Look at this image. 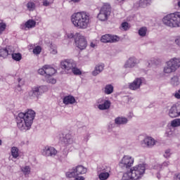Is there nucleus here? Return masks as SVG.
<instances>
[{
	"label": "nucleus",
	"mask_w": 180,
	"mask_h": 180,
	"mask_svg": "<svg viewBox=\"0 0 180 180\" xmlns=\"http://www.w3.org/2000/svg\"><path fill=\"white\" fill-rule=\"evenodd\" d=\"M174 96L176 99H180V89L176 91Z\"/></svg>",
	"instance_id": "nucleus-46"
},
{
	"label": "nucleus",
	"mask_w": 180,
	"mask_h": 180,
	"mask_svg": "<svg viewBox=\"0 0 180 180\" xmlns=\"http://www.w3.org/2000/svg\"><path fill=\"white\" fill-rule=\"evenodd\" d=\"M12 51H8V49H0V58L2 57L3 58H6L8 56L11 55Z\"/></svg>",
	"instance_id": "nucleus-28"
},
{
	"label": "nucleus",
	"mask_w": 180,
	"mask_h": 180,
	"mask_svg": "<svg viewBox=\"0 0 180 180\" xmlns=\"http://www.w3.org/2000/svg\"><path fill=\"white\" fill-rule=\"evenodd\" d=\"M134 164V158H122L120 162V167L122 168V169H127L133 166Z\"/></svg>",
	"instance_id": "nucleus-13"
},
{
	"label": "nucleus",
	"mask_w": 180,
	"mask_h": 180,
	"mask_svg": "<svg viewBox=\"0 0 180 180\" xmlns=\"http://www.w3.org/2000/svg\"><path fill=\"white\" fill-rule=\"evenodd\" d=\"M51 53V54H57V49H53Z\"/></svg>",
	"instance_id": "nucleus-54"
},
{
	"label": "nucleus",
	"mask_w": 180,
	"mask_h": 180,
	"mask_svg": "<svg viewBox=\"0 0 180 180\" xmlns=\"http://www.w3.org/2000/svg\"><path fill=\"white\" fill-rule=\"evenodd\" d=\"M98 109L100 110H106L110 108V101H104L102 104L98 105Z\"/></svg>",
	"instance_id": "nucleus-25"
},
{
	"label": "nucleus",
	"mask_w": 180,
	"mask_h": 180,
	"mask_svg": "<svg viewBox=\"0 0 180 180\" xmlns=\"http://www.w3.org/2000/svg\"><path fill=\"white\" fill-rule=\"evenodd\" d=\"M144 78L143 77H137L132 82L129 84V89L131 91H139L140 88H141V85H143V80Z\"/></svg>",
	"instance_id": "nucleus-9"
},
{
	"label": "nucleus",
	"mask_w": 180,
	"mask_h": 180,
	"mask_svg": "<svg viewBox=\"0 0 180 180\" xmlns=\"http://www.w3.org/2000/svg\"><path fill=\"white\" fill-rule=\"evenodd\" d=\"M119 2V4H122V2H124L126 0H116Z\"/></svg>",
	"instance_id": "nucleus-58"
},
{
	"label": "nucleus",
	"mask_w": 180,
	"mask_h": 180,
	"mask_svg": "<svg viewBox=\"0 0 180 180\" xmlns=\"http://www.w3.org/2000/svg\"><path fill=\"white\" fill-rule=\"evenodd\" d=\"M75 43L78 49H79L80 50H84V49H86V46H88V43L86 42L85 37L82 36L79 33L75 34Z\"/></svg>",
	"instance_id": "nucleus-8"
},
{
	"label": "nucleus",
	"mask_w": 180,
	"mask_h": 180,
	"mask_svg": "<svg viewBox=\"0 0 180 180\" xmlns=\"http://www.w3.org/2000/svg\"><path fill=\"white\" fill-rule=\"evenodd\" d=\"M157 178L158 179H160L161 178V175L160 174V173L157 174Z\"/></svg>",
	"instance_id": "nucleus-57"
},
{
	"label": "nucleus",
	"mask_w": 180,
	"mask_h": 180,
	"mask_svg": "<svg viewBox=\"0 0 180 180\" xmlns=\"http://www.w3.org/2000/svg\"><path fill=\"white\" fill-rule=\"evenodd\" d=\"M105 68V64L103 63H98L94 68V71L92 72V76L96 77V75H99L102 71H103Z\"/></svg>",
	"instance_id": "nucleus-19"
},
{
	"label": "nucleus",
	"mask_w": 180,
	"mask_h": 180,
	"mask_svg": "<svg viewBox=\"0 0 180 180\" xmlns=\"http://www.w3.org/2000/svg\"><path fill=\"white\" fill-rule=\"evenodd\" d=\"M46 82L49 84H56V82H57V80H56V79L53 78L51 76L50 77H46Z\"/></svg>",
	"instance_id": "nucleus-41"
},
{
	"label": "nucleus",
	"mask_w": 180,
	"mask_h": 180,
	"mask_svg": "<svg viewBox=\"0 0 180 180\" xmlns=\"http://www.w3.org/2000/svg\"><path fill=\"white\" fill-rule=\"evenodd\" d=\"M11 57L15 61H20L22 60V54L20 53H13L11 54Z\"/></svg>",
	"instance_id": "nucleus-35"
},
{
	"label": "nucleus",
	"mask_w": 180,
	"mask_h": 180,
	"mask_svg": "<svg viewBox=\"0 0 180 180\" xmlns=\"http://www.w3.org/2000/svg\"><path fill=\"white\" fill-rule=\"evenodd\" d=\"M113 89L114 87L112 84H107L104 89V94L106 95H110V94H113Z\"/></svg>",
	"instance_id": "nucleus-29"
},
{
	"label": "nucleus",
	"mask_w": 180,
	"mask_h": 180,
	"mask_svg": "<svg viewBox=\"0 0 180 180\" xmlns=\"http://www.w3.org/2000/svg\"><path fill=\"white\" fill-rule=\"evenodd\" d=\"M18 82H20V79H18Z\"/></svg>",
	"instance_id": "nucleus-64"
},
{
	"label": "nucleus",
	"mask_w": 180,
	"mask_h": 180,
	"mask_svg": "<svg viewBox=\"0 0 180 180\" xmlns=\"http://www.w3.org/2000/svg\"><path fill=\"white\" fill-rule=\"evenodd\" d=\"M151 5V0H139L140 8H147Z\"/></svg>",
	"instance_id": "nucleus-30"
},
{
	"label": "nucleus",
	"mask_w": 180,
	"mask_h": 180,
	"mask_svg": "<svg viewBox=\"0 0 180 180\" xmlns=\"http://www.w3.org/2000/svg\"><path fill=\"white\" fill-rule=\"evenodd\" d=\"M71 21L75 27L86 29L91 23V15L89 13L85 11L75 13L71 16Z\"/></svg>",
	"instance_id": "nucleus-2"
},
{
	"label": "nucleus",
	"mask_w": 180,
	"mask_h": 180,
	"mask_svg": "<svg viewBox=\"0 0 180 180\" xmlns=\"http://www.w3.org/2000/svg\"><path fill=\"white\" fill-rule=\"evenodd\" d=\"M172 127H178L180 126V119H175L171 122Z\"/></svg>",
	"instance_id": "nucleus-37"
},
{
	"label": "nucleus",
	"mask_w": 180,
	"mask_h": 180,
	"mask_svg": "<svg viewBox=\"0 0 180 180\" xmlns=\"http://www.w3.org/2000/svg\"><path fill=\"white\" fill-rule=\"evenodd\" d=\"M170 83L173 86H178L179 84V77L178 76H174L171 78Z\"/></svg>",
	"instance_id": "nucleus-32"
},
{
	"label": "nucleus",
	"mask_w": 180,
	"mask_h": 180,
	"mask_svg": "<svg viewBox=\"0 0 180 180\" xmlns=\"http://www.w3.org/2000/svg\"><path fill=\"white\" fill-rule=\"evenodd\" d=\"M67 154H68V151L67 150L63 151V157H66Z\"/></svg>",
	"instance_id": "nucleus-55"
},
{
	"label": "nucleus",
	"mask_w": 180,
	"mask_h": 180,
	"mask_svg": "<svg viewBox=\"0 0 180 180\" xmlns=\"http://www.w3.org/2000/svg\"><path fill=\"white\" fill-rule=\"evenodd\" d=\"M155 143H157V141H155L154 138L151 136H146L141 141V146H142V147L151 148V147H154V146H155Z\"/></svg>",
	"instance_id": "nucleus-12"
},
{
	"label": "nucleus",
	"mask_w": 180,
	"mask_h": 180,
	"mask_svg": "<svg viewBox=\"0 0 180 180\" xmlns=\"http://www.w3.org/2000/svg\"><path fill=\"white\" fill-rule=\"evenodd\" d=\"M42 4L44 6H50L51 5V3L49 1V0H43Z\"/></svg>",
	"instance_id": "nucleus-45"
},
{
	"label": "nucleus",
	"mask_w": 180,
	"mask_h": 180,
	"mask_svg": "<svg viewBox=\"0 0 180 180\" xmlns=\"http://www.w3.org/2000/svg\"><path fill=\"white\" fill-rule=\"evenodd\" d=\"M138 34L141 37H146L147 36V28L146 27H141L138 31Z\"/></svg>",
	"instance_id": "nucleus-34"
},
{
	"label": "nucleus",
	"mask_w": 180,
	"mask_h": 180,
	"mask_svg": "<svg viewBox=\"0 0 180 180\" xmlns=\"http://www.w3.org/2000/svg\"><path fill=\"white\" fill-rule=\"evenodd\" d=\"M26 7H27V11H29L30 12H33V11H34V9H36L35 1H32V0L29 1L26 4Z\"/></svg>",
	"instance_id": "nucleus-26"
},
{
	"label": "nucleus",
	"mask_w": 180,
	"mask_h": 180,
	"mask_svg": "<svg viewBox=\"0 0 180 180\" xmlns=\"http://www.w3.org/2000/svg\"><path fill=\"white\" fill-rule=\"evenodd\" d=\"M85 141H88V136L86 138H84Z\"/></svg>",
	"instance_id": "nucleus-61"
},
{
	"label": "nucleus",
	"mask_w": 180,
	"mask_h": 180,
	"mask_svg": "<svg viewBox=\"0 0 180 180\" xmlns=\"http://www.w3.org/2000/svg\"><path fill=\"white\" fill-rule=\"evenodd\" d=\"M11 155L13 158H18L19 157V149L17 147L11 148Z\"/></svg>",
	"instance_id": "nucleus-33"
},
{
	"label": "nucleus",
	"mask_w": 180,
	"mask_h": 180,
	"mask_svg": "<svg viewBox=\"0 0 180 180\" xmlns=\"http://www.w3.org/2000/svg\"><path fill=\"white\" fill-rule=\"evenodd\" d=\"M174 180H180V173L174 175Z\"/></svg>",
	"instance_id": "nucleus-48"
},
{
	"label": "nucleus",
	"mask_w": 180,
	"mask_h": 180,
	"mask_svg": "<svg viewBox=\"0 0 180 180\" xmlns=\"http://www.w3.org/2000/svg\"><path fill=\"white\" fill-rule=\"evenodd\" d=\"M101 41L102 43H116V41H119V37H117V36H112L111 34H107L101 37Z\"/></svg>",
	"instance_id": "nucleus-14"
},
{
	"label": "nucleus",
	"mask_w": 180,
	"mask_h": 180,
	"mask_svg": "<svg viewBox=\"0 0 180 180\" xmlns=\"http://www.w3.org/2000/svg\"><path fill=\"white\" fill-rule=\"evenodd\" d=\"M129 120L124 117H117L115 119V124L119 126L122 124H127Z\"/></svg>",
	"instance_id": "nucleus-22"
},
{
	"label": "nucleus",
	"mask_w": 180,
	"mask_h": 180,
	"mask_svg": "<svg viewBox=\"0 0 180 180\" xmlns=\"http://www.w3.org/2000/svg\"><path fill=\"white\" fill-rule=\"evenodd\" d=\"M112 11V7L110 4L105 3L103 4L102 8L100 10V12L98 15V18L102 22L108 20V18L110 15V12Z\"/></svg>",
	"instance_id": "nucleus-6"
},
{
	"label": "nucleus",
	"mask_w": 180,
	"mask_h": 180,
	"mask_svg": "<svg viewBox=\"0 0 180 180\" xmlns=\"http://www.w3.org/2000/svg\"><path fill=\"white\" fill-rule=\"evenodd\" d=\"M176 44L180 47V37H179L176 40H175Z\"/></svg>",
	"instance_id": "nucleus-49"
},
{
	"label": "nucleus",
	"mask_w": 180,
	"mask_h": 180,
	"mask_svg": "<svg viewBox=\"0 0 180 180\" xmlns=\"http://www.w3.org/2000/svg\"><path fill=\"white\" fill-rule=\"evenodd\" d=\"M113 127H114L113 124H110L108 126L109 129H112V128H113Z\"/></svg>",
	"instance_id": "nucleus-56"
},
{
	"label": "nucleus",
	"mask_w": 180,
	"mask_h": 180,
	"mask_svg": "<svg viewBox=\"0 0 180 180\" xmlns=\"http://www.w3.org/2000/svg\"><path fill=\"white\" fill-rule=\"evenodd\" d=\"M101 173L98 175V178L100 180H107L109 176H110V174H109L111 171L110 167L105 166V168L103 169Z\"/></svg>",
	"instance_id": "nucleus-16"
},
{
	"label": "nucleus",
	"mask_w": 180,
	"mask_h": 180,
	"mask_svg": "<svg viewBox=\"0 0 180 180\" xmlns=\"http://www.w3.org/2000/svg\"><path fill=\"white\" fill-rule=\"evenodd\" d=\"M121 27H122L124 30H129V22H122V23L121 24Z\"/></svg>",
	"instance_id": "nucleus-42"
},
{
	"label": "nucleus",
	"mask_w": 180,
	"mask_h": 180,
	"mask_svg": "<svg viewBox=\"0 0 180 180\" xmlns=\"http://www.w3.org/2000/svg\"><path fill=\"white\" fill-rule=\"evenodd\" d=\"M60 67L63 70L70 71L72 68L77 67V63L72 59H66L60 62Z\"/></svg>",
	"instance_id": "nucleus-11"
},
{
	"label": "nucleus",
	"mask_w": 180,
	"mask_h": 180,
	"mask_svg": "<svg viewBox=\"0 0 180 180\" xmlns=\"http://www.w3.org/2000/svg\"><path fill=\"white\" fill-rule=\"evenodd\" d=\"M168 130H169V129H167V136H172V131H168Z\"/></svg>",
	"instance_id": "nucleus-53"
},
{
	"label": "nucleus",
	"mask_w": 180,
	"mask_h": 180,
	"mask_svg": "<svg viewBox=\"0 0 180 180\" xmlns=\"http://www.w3.org/2000/svg\"><path fill=\"white\" fill-rule=\"evenodd\" d=\"M77 101L75 98L72 96H66L63 99V103L65 105H74Z\"/></svg>",
	"instance_id": "nucleus-20"
},
{
	"label": "nucleus",
	"mask_w": 180,
	"mask_h": 180,
	"mask_svg": "<svg viewBox=\"0 0 180 180\" xmlns=\"http://www.w3.org/2000/svg\"><path fill=\"white\" fill-rule=\"evenodd\" d=\"M91 47H95V44H94V43L91 44Z\"/></svg>",
	"instance_id": "nucleus-60"
},
{
	"label": "nucleus",
	"mask_w": 180,
	"mask_h": 180,
	"mask_svg": "<svg viewBox=\"0 0 180 180\" xmlns=\"http://www.w3.org/2000/svg\"><path fill=\"white\" fill-rule=\"evenodd\" d=\"M68 39H74L75 38V34L74 35V34L70 33L68 34Z\"/></svg>",
	"instance_id": "nucleus-47"
},
{
	"label": "nucleus",
	"mask_w": 180,
	"mask_h": 180,
	"mask_svg": "<svg viewBox=\"0 0 180 180\" xmlns=\"http://www.w3.org/2000/svg\"><path fill=\"white\" fill-rule=\"evenodd\" d=\"M75 171H76V174L77 175H82L84 174H86V168H85L84 166L82 165H78L75 168Z\"/></svg>",
	"instance_id": "nucleus-23"
},
{
	"label": "nucleus",
	"mask_w": 180,
	"mask_h": 180,
	"mask_svg": "<svg viewBox=\"0 0 180 180\" xmlns=\"http://www.w3.org/2000/svg\"><path fill=\"white\" fill-rule=\"evenodd\" d=\"M65 175L67 178H77V176H78L75 168H72V169L69 170L68 172H66Z\"/></svg>",
	"instance_id": "nucleus-27"
},
{
	"label": "nucleus",
	"mask_w": 180,
	"mask_h": 180,
	"mask_svg": "<svg viewBox=\"0 0 180 180\" xmlns=\"http://www.w3.org/2000/svg\"><path fill=\"white\" fill-rule=\"evenodd\" d=\"M38 72L40 74V75H44V77H46V68L44 66L42 68L39 69Z\"/></svg>",
	"instance_id": "nucleus-43"
},
{
	"label": "nucleus",
	"mask_w": 180,
	"mask_h": 180,
	"mask_svg": "<svg viewBox=\"0 0 180 180\" xmlns=\"http://www.w3.org/2000/svg\"><path fill=\"white\" fill-rule=\"evenodd\" d=\"M162 22L168 27H180V12L167 14L162 18Z\"/></svg>",
	"instance_id": "nucleus-4"
},
{
	"label": "nucleus",
	"mask_w": 180,
	"mask_h": 180,
	"mask_svg": "<svg viewBox=\"0 0 180 180\" xmlns=\"http://www.w3.org/2000/svg\"><path fill=\"white\" fill-rule=\"evenodd\" d=\"M68 1L70 4H71V2H73V4H78V2H79V1L81 0H68Z\"/></svg>",
	"instance_id": "nucleus-50"
},
{
	"label": "nucleus",
	"mask_w": 180,
	"mask_h": 180,
	"mask_svg": "<svg viewBox=\"0 0 180 180\" xmlns=\"http://www.w3.org/2000/svg\"><path fill=\"white\" fill-rule=\"evenodd\" d=\"M44 92H47V86H41L39 87H33L32 90L29 91L28 95L31 99H39Z\"/></svg>",
	"instance_id": "nucleus-7"
},
{
	"label": "nucleus",
	"mask_w": 180,
	"mask_h": 180,
	"mask_svg": "<svg viewBox=\"0 0 180 180\" xmlns=\"http://www.w3.org/2000/svg\"><path fill=\"white\" fill-rule=\"evenodd\" d=\"M70 70H72V72H73V74L75 75H81V74H82L81 70H79V69L77 68V67L72 68V69H70Z\"/></svg>",
	"instance_id": "nucleus-38"
},
{
	"label": "nucleus",
	"mask_w": 180,
	"mask_h": 180,
	"mask_svg": "<svg viewBox=\"0 0 180 180\" xmlns=\"http://www.w3.org/2000/svg\"><path fill=\"white\" fill-rule=\"evenodd\" d=\"M45 72H46V77H53L54 73L56 72V69L52 67H50L49 65H44Z\"/></svg>",
	"instance_id": "nucleus-21"
},
{
	"label": "nucleus",
	"mask_w": 180,
	"mask_h": 180,
	"mask_svg": "<svg viewBox=\"0 0 180 180\" xmlns=\"http://www.w3.org/2000/svg\"><path fill=\"white\" fill-rule=\"evenodd\" d=\"M85 178H84V176H78V177H75V180H84Z\"/></svg>",
	"instance_id": "nucleus-52"
},
{
	"label": "nucleus",
	"mask_w": 180,
	"mask_h": 180,
	"mask_svg": "<svg viewBox=\"0 0 180 180\" xmlns=\"http://www.w3.org/2000/svg\"><path fill=\"white\" fill-rule=\"evenodd\" d=\"M176 105L177 106V109H178V111H179V115L180 116V103H176Z\"/></svg>",
	"instance_id": "nucleus-51"
},
{
	"label": "nucleus",
	"mask_w": 180,
	"mask_h": 180,
	"mask_svg": "<svg viewBox=\"0 0 180 180\" xmlns=\"http://www.w3.org/2000/svg\"><path fill=\"white\" fill-rule=\"evenodd\" d=\"M60 141H62L65 146H71V144L74 143V139H72L71 134H67L60 139Z\"/></svg>",
	"instance_id": "nucleus-18"
},
{
	"label": "nucleus",
	"mask_w": 180,
	"mask_h": 180,
	"mask_svg": "<svg viewBox=\"0 0 180 180\" xmlns=\"http://www.w3.org/2000/svg\"><path fill=\"white\" fill-rule=\"evenodd\" d=\"M123 158H131V156H124Z\"/></svg>",
	"instance_id": "nucleus-59"
},
{
	"label": "nucleus",
	"mask_w": 180,
	"mask_h": 180,
	"mask_svg": "<svg viewBox=\"0 0 180 180\" xmlns=\"http://www.w3.org/2000/svg\"><path fill=\"white\" fill-rule=\"evenodd\" d=\"M169 116L172 118L179 117L180 115L179 112L178 111V107L176 105V103L173 105L169 110Z\"/></svg>",
	"instance_id": "nucleus-17"
},
{
	"label": "nucleus",
	"mask_w": 180,
	"mask_h": 180,
	"mask_svg": "<svg viewBox=\"0 0 180 180\" xmlns=\"http://www.w3.org/2000/svg\"><path fill=\"white\" fill-rule=\"evenodd\" d=\"M172 155V153H171V150H167L164 154V157L165 158H169V157H171Z\"/></svg>",
	"instance_id": "nucleus-44"
},
{
	"label": "nucleus",
	"mask_w": 180,
	"mask_h": 180,
	"mask_svg": "<svg viewBox=\"0 0 180 180\" xmlns=\"http://www.w3.org/2000/svg\"><path fill=\"white\" fill-rule=\"evenodd\" d=\"M180 67V58H173L166 63L163 68L164 74H171L175 72Z\"/></svg>",
	"instance_id": "nucleus-5"
},
{
	"label": "nucleus",
	"mask_w": 180,
	"mask_h": 180,
	"mask_svg": "<svg viewBox=\"0 0 180 180\" xmlns=\"http://www.w3.org/2000/svg\"><path fill=\"white\" fill-rule=\"evenodd\" d=\"M42 154L45 157L54 158L57 154H58V150H56V148L53 146H46L42 150Z\"/></svg>",
	"instance_id": "nucleus-10"
},
{
	"label": "nucleus",
	"mask_w": 180,
	"mask_h": 180,
	"mask_svg": "<svg viewBox=\"0 0 180 180\" xmlns=\"http://www.w3.org/2000/svg\"><path fill=\"white\" fill-rule=\"evenodd\" d=\"M36 117V112L33 110H27L25 112L18 113L16 117L17 126L20 130H29Z\"/></svg>",
	"instance_id": "nucleus-1"
},
{
	"label": "nucleus",
	"mask_w": 180,
	"mask_h": 180,
	"mask_svg": "<svg viewBox=\"0 0 180 180\" xmlns=\"http://www.w3.org/2000/svg\"><path fill=\"white\" fill-rule=\"evenodd\" d=\"M18 88H19L18 91H20V89H20V84H18Z\"/></svg>",
	"instance_id": "nucleus-62"
},
{
	"label": "nucleus",
	"mask_w": 180,
	"mask_h": 180,
	"mask_svg": "<svg viewBox=\"0 0 180 180\" xmlns=\"http://www.w3.org/2000/svg\"><path fill=\"white\" fill-rule=\"evenodd\" d=\"M140 63V60L139 59L134 58V57H131L129 58L124 65V68H134L137 64Z\"/></svg>",
	"instance_id": "nucleus-15"
},
{
	"label": "nucleus",
	"mask_w": 180,
	"mask_h": 180,
	"mask_svg": "<svg viewBox=\"0 0 180 180\" xmlns=\"http://www.w3.org/2000/svg\"><path fill=\"white\" fill-rule=\"evenodd\" d=\"M5 29H6V24L5 22H0V34L5 32Z\"/></svg>",
	"instance_id": "nucleus-40"
},
{
	"label": "nucleus",
	"mask_w": 180,
	"mask_h": 180,
	"mask_svg": "<svg viewBox=\"0 0 180 180\" xmlns=\"http://www.w3.org/2000/svg\"><path fill=\"white\" fill-rule=\"evenodd\" d=\"M146 172V166L144 165H138L131 168L123 174L122 180H139L143 178Z\"/></svg>",
	"instance_id": "nucleus-3"
},
{
	"label": "nucleus",
	"mask_w": 180,
	"mask_h": 180,
	"mask_svg": "<svg viewBox=\"0 0 180 180\" xmlns=\"http://www.w3.org/2000/svg\"><path fill=\"white\" fill-rule=\"evenodd\" d=\"M169 165V162L166 161L161 165H157L156 166L154 167V168L155 169H162L164 167H168Z\"/></svg>",
	"instance_id": "nucleus-36"
},
{
	"label": "nucleus",
	"mask_w": 180,
	"mask_h": 180,
	"mask_svg": "<svg viewBox=\"0 0 180 180\" xmlns=\"http://www.w3.org/2000/svg\"><path fill=\"white\" fill-rule=\"evenodd\" d=\"M25 25L27 29H32L36 26V21L34 20H29L25 22Z\"/></svg>",
	"instance_id": "nucleus-31"
},
{
	"label": "nucleus",
	"mask_w": 180,
	"mask_h": 180,
	"mask_svg": "<svg viewBox=\"0 0 180 180\" xmlns=\"http://www.w3.org/2000/svg\"><path fill=\"white\" fill-rule=\"evenodd\" d=\"M0 146H2V140L0 139Z\"/></svg>",
	"instance_id": "nucleus-63"
},
{
	"label": "nucleus",
	"mask_w": 180,
	"mask_h": 180,
	"mask_svg": "<svg viewBox=\"0 0 180 180\" xmlns=\"http://www.w3.org/2000/svg\"><path fill=\"white\" fill-rule=\"evenodd\" d=\"M33 53L34 54L39 55L41 53V46H37L34 49H33Z\"/></svg>",
	"instance_id": "nucleus-39"
},
{
	"label": "nucleus",
	"mask_w": 180,
	"mask_h": 180,
	"mask_svg": "<svg viewBox=\"0 0 180 180\" xmlns=\"http://www.w3.org/2000/svg\"><path fill=\"white\" fill-rule=\"evenodd\" d=\"M20 170L24 174L25 178L29 177V175H30V172H32V168H30V166H24L20 167Z\"/></svg>",
	"instance_id": "nucleus-24"
}]
</instances>
